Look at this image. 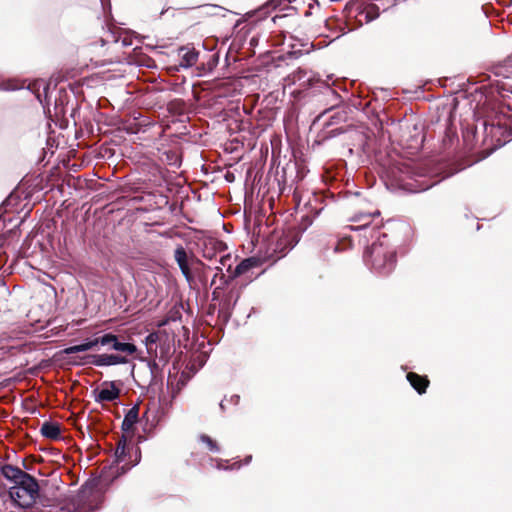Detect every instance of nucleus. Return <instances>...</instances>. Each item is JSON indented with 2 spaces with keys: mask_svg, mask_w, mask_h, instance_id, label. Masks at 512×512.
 Segmentation results:
<instances>
[{
  "mask_svg": "<svg viewBox=\"0 0 512 512\" xmlns=\"http://www.w3.org/2000/svg\"><path fill=\"white\" fill-rule=\"evenodd\" d=\"M98 345V341L96 339L86 341L79 345L70 346L64 349V353L67 355L75 354L79 352H84L93 349Z\"/></svg>",
  "mask_w": 512,
  "mask_h": 512,
  "instance_id": "9b49d317",
  "label": "nucleus"
},
{
  "mask_svg": "<svg viewBox=\"0 0 512 512\" xmlns=\"http://www.w3.org/2000/svg\"><path fill=\"white\" fill-rule=\"evenodd\" d=\"M255 263H256V261L254 259H251V258L243 260L241 263H239L236 266V269H235V272H234V276H239V275L245 273L251 267H253L255 265Z\"/></svg>",
  "mask_w": 512,
  "mask_h": 512,
  "instance_id": "2eb2a0df",
  "label": "nucleus"
},
{
  "mask_svg": "<svg viewBox=\"0 0 512 512\" xmlns=\"http://www.w3.org/2000/svg\"><path fill=\"white\" fill-rule=\"evenodd\" d=\"M116 340H117V336L114 334H105L100 338H96V341H98V344H101L103 346L110 345V347L114 345Z\"/></svg>",
  "mask_w": 512,
  "mask_h": 512,
  "instance_id": "a211bd4d",
  "label": "nucleus"
},
{
  "mask_svg": "<svg viewBox=\"0 0 512 512\" xmlns=\"http://www.w3.org/2000/svg\"><path fill=\"white\" fill-rule=\"evenodd\" d=\"M250 461H251V456H249V457H247V458L245 459V464H248Z\"/></svg>",
  "mask_w": 512,
  "mask_h": 512,
  "instance_id": "393cba45",
  "label": "nucleus"
},
{
  "mask_svg": "<svg viewBox=\"0 0 512 512\" xmlns=\"http://www.w3.org/2000/svg\"><path fill=\"white\" fill-rule=\"evenodd\" d=\"M175 260L188 282L192 280V274L188 265V255L182 246H178L174 252Z\"/></svg>",
  "mask_w": 512,
  "mask_h": 512,
  "instance_id": "39448f33",
  "label": "nucleus"
},
{
  "mask_svg": "<svg viewBox=\"0 0 512 512\" xmlns=\"http://www.w3.org/2000/svg\"><path fill=\"white\" fill-rule=\"evenodd\" d=\"M406 377H407V380L410 382L411 386L419 394H422L426 391V388L429 384V381L426 377H422L414 372L408 373Z\"/></svg>",
  "mask_w": 512,
  "mask_h": 512,
  "instance_id": "1a4fd4ad",
  "label": "nucleus"
},
{
  "mask_svg": "<svg viewBox=\"0 0 512 512\" xmlns=\"http://www.w3.org/2000/svg\"><path fill=\"white\" fill-rule=\"evenodd\" d=\"M119 389L113 382L109 383L106 387H103L97 394L96 400L99 402H110L114 401L119 397Z\"/></svg>",
  "mask_w": 512,
  "mask_h": 512,
  "instance_id": "6e6552de",
  "label": "nucleus"
},
{
  "mask_svg": "<svg viewBox=\"0 0 512 512\" xmlns=\"http://www.w3.org/2000/svg\"><path fill=\"white\" fill-rule=\"evenodd\" d=\"M240 467V465L238 463H233V465L231 466V469H238Z\"/></svg>",
  "mask_w": 512,
  "mask_h": 512,
  "instance_id": "5701e85b",
  "label": "nucleus"
},
{
  "mask_svg": "<svg viewBox=\"0 0 512 512\" xmlns=\"http://www.w3.org/2000/svg\"><path fill=\"white\" fill-rule=\"evenodd\" d=\"M216 468L217 469H227V467H225L223 465V461L222 460H216Z\"/></svg>",
  "mask_w": 512,
  "mask_h": 512,
  "instance_id": "4be33fe9",
  "label": "nucleus"
},
{
  "mask_svg": "<svg viewBox=\"0 0 512 512\" xmlns=\"http://www.w3.org/2000/svg\"><path fill=\"white\" fill-rule=\"evenodd\" d=\"M159 339V335L156 333V332H153V333H150L146 338H145V344L147 346V349L150 350V346L152 344H155Z\"/></svg>",
  "mask_w": 512,
  "mask_h": 512,
  "instance_id": "aec40b11",
  "label": "nucleus"
},
{
  "mask_svg": "<svg viewBox=\"0 0 512 512\" xmlns=\"http://www.w3.org/2000/svg\"><path fill=\"white\" fill-rule=\"evenodd\" d=\"M364 260L379 275H387L394 269L396 251L387 235L383 234L367 249Z\"/></svg>",
  "mask_w": 512,
  "mask_h": 512,
  "instance_id": "f257e3e1",
  "label": "nucleus"
},
{
  "mask_svg": "<svg viewBox=\"0 0 512 512\" xmlns=\"http://www.w3.org/2000/svg\"><path fill=\"white\" fill-rule=\"evenodd\" d=\"M293 246L294 245L291 243L290 237L285 235L278 240L274 251L280 253L283 256Z\"/></svg>",
  "mask_w": 512,
  "mask_h": 512,
  "instance_id": "4468645a",
  "label": "nucleus"
},
{
  "mask_svg": "<svg viewBox=\"0 0 512 512\" xmlns=\"http://www.w3.org/2000/svg\"><path fill=\"white\" fill-rule=\"evenodd\" d=\"M180 66L182 68H190L196 64L198 60V52L192 47H182L179 49Z\"/></svg>",
  "mask_w": 512,
  "mask_h": 512,
  "instance_id": "423d86ee",
  "label": "nucleus"
},
{
  "mask_svg": "<svg viewBox=\"0 0 512 512\" xmlns=\"http://www.w3.org/2000/svg\"><path fill=\"white\" fill-rule=\"evenodd\" d=\"M219 262H220L221 266L216 267L218 270H222V267H226V266L228 267V269H230L231 263H232V257L229 254L221 256Z\"/></svg>",
  "mask_w": 512,
  "mask_h": 512,
  "instance_id": "6ab92c4d",
  "label": "nucleus"
},
{
  "mask_svg": "<svg viewBox=\"0 0 512 512\" xmlns=\"http://www.w3.org/2000/svg\"><path fill=\"white\" fill-rule=\"evenodd\" d=\"M432 185H434V183H432V184H430V185H427V186H425V187L421 188V190H427V188L431 187Z\"/></svg>",
  "mask_w": 512,
  "mask_h": 512,
  "instance_id": "b1692460",
  "label": "nucleus"
},
{
  "mask_svg": "<svg viewBox=\"0 0 512 512\" xmlns=\"http://www.w3.org/2000/svg\"><path fill=\"white\" fill-rule=\"evenodd\" d=\"M86 359L88 360L87 363H91L98 367L128 363V359L125 356L117 355V354L90 355V356H87Z\"/></svg>",
  "mask_w": 512,
  "mask_h": 512,
  "instance_id": "20e7f679",
  "label": "nucleus"
},
{
  "mask_svg": "<svg viewBox=\"0 0 512 512\" xmlns=\"http://www.w3.org/2000/svg\"><path fill=\"white\" fill-rule=\"evenodd\" d=\"M199 440L204 443L211 452H219L220 448L218 444L208 435L202 434L199 436Z\"/></svg>",
  "mask_w": 512,
  "mask_h": 512,
  "instance_id": "f3484780",
  "label": "nucleus"
},
{
  "mask_svg": "<svg viewBox=\"0 0 512 512\" xmlns=\"http://www.w3.org/2000/svg\"><path fill=\"white\" fill-rule=\"evenodd\" d=\"M140 458V452L131 441H127L125 436H122L118 442L115 450V461L120 464L123 463L121 469L124 471L136 465Z\"/></svg>",
  "mask_w": 512,
  "mask_h": 512,
  "instance_id": "7ed1b4c3",
  "label": "nucleus"
},
{
  "mask_svg": "<svg viewBox=\"0 0 512 512\" xmlns=\"http://www.w3.org/2000/svg\"><path fill=\"white\" fill-rule=\"evenodd\" d=\"M138 420V408L133 407L128 411V413L125 415L124 420L122 422V430L124 432H130L134 425L136 424Z\"/></svg>",
  "mask_w": 512,
  "mask_h": 512,
  "instance_id": "9d476101",
  "label": "nucleus"
},
{
  "mask_svg": "<svg viewBox=\"0 0 512 512\" xmlns=\"http://www.w3.org/2000/svg\"><path fill=\"white\" fill-rule=\"evenodd\" d=\"M15 87L10 82H0V90H13Z\"/></svg>",
  "mask_w": 512,
  "mask_h": 512,
  "instance_id": "412c9836",
  "label": "nucleus"
},
{
  "mask_svg": "<svg viewBox=\"0 0 512 512\" xmlns=\"http://www.w3.org/2000/svg\"><path fill=\"white\" fill-rule=\"evenodd\" d=\"M2 475L9 481L13 483V485L18 484L29 474L22 471L18 467H14L12 465H5L1 469Z\"/></svg>",
  "mask_w": 512,
  "mask_h": 512,
  "instance_id": "0eeeda50",
  "label": "nucleus"
},
{
  "mask_svg": "<svg viewBox=\"0 0 512 512\" xmlns=\"http://www.w3.org/2000/svg\"><path fill=\"white\" fill-rule=\"evenodd\" d=\"M41 433L49 439H58L61 431L59 425L51 422H45L41 427Z\"/></svg>",
  "mask_w": 512,
  "mask_h": 512,
  "instance_id": "f8f14e48",
  "label": "nucleus"
},
{
  "mask_svg": "<svg viewBox=\"0 0 512 512\" xmlns=\"http://www.w3.org/2000/svg\"><path fill=\"white\" fill-rule=\"evenodd\" d=\"M111 349L126 353L128 355H132L137 352V347L134 344L119 342L118 339L116 340L114 345L111 346Z\"/></svg>",
  "mask_w": 512,
  "mask_h": 512,
  "instance_id": "ddd939ff",
  "label": "nucleus"
},
{
  "mask_svg": "<svg viewBox=\"0 0 512 512\" xmlns=\"http://www.w3.org/2000/svg\"><path fill=\"white\" fill-rule=\"evenodd\" d=\"M378 215H379V212L369 213V214L360 213L358 215H355L352 220L355 222H363V224L361 226H359V228H363L370 224L372 217L378 216Z\"/></svg>",
  "mask_w": 512,
  "mask_h": 512,
  "instance_id": "dca6fc26",
  "label": "nucleus"
},
{
  "mask_svg": "<svg viewBox=\"0 0 512 512\" xmlns=\"http://www.w3.org/2000/svg\"><path fill=\"white\" fill-rule=\"evenodd\" d=\"M39 493V485L36 479L30 474L18 484L9 488L11 499L20 507L31 506Z\"/></svg>",
  "mask_w": 512,
  "mask_h": 512,
  "instance_id": "f03ea898",
  "label": "nucleus"
}]
</instances>
